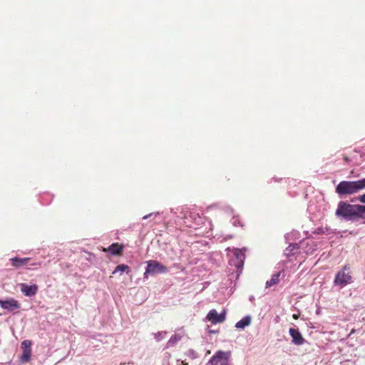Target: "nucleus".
<instances>
[{
    "label": "nucleus",
    "instance_id": "obj_1",
    "mask_svg": "<svg viewBox=\"0 0 365 365\" xmlns=\"http://www.w3.org/2000/svg\"><path fill=\"white\" fill-rule=\"evenodd\" d=\"M365 189V178L356 181H341L336 187V192L341 195H353Z\"/></svg>",
    "mask_w": 365,
    "mask_h": 365
},
{
    "label": "nucleus",
    "instance_id": "obj_2",
    "mask_svg": "<svg viewBox=\"0 0 365 365\" xmlns=\"http://www.w3.org/2000/svg\"><path fill=\"white\" fill-rule=\"evenodd\" d=\"M335 214L346 220H356V205L341 201L338 204Z\"/></svg>",
    "mask_w": 365,
    "mask_h": 365
},
{
    "label": "nucleus",
    "instance_id": "obj_3",
    "mask_svg": "<svg viewBox=\"0 0 365 365\" xmlns=\"http://www.w3.org/2000/svg\"><path fill=\"white\" fill-rule=\"evenodd\" d=\"M349 269V264H345L342 269L340 270L335 277L334 279V284L338 285L340 287H344L347 284L350 283L351 282V276L349 272H346V271Z\"/></svg>",
    "mask_w": 365,
    "mask_h": 365
},
{
    "label": "nucleus",
    "instance_id": "obj_4",
    "mask_svg": "<svg viewBox=\"0 0 365 365\" xmlns=\"http://www.w3.org/2000/svg\"><path fill=\"white\" fill-rule=\"evenodd\" d=\"M148 266L144 273V277H148V274L166 273L168 267L156 260H149L147 262Z\"/></svg>",
    "mask_w": 365,
    "mask_h": 365
},
{
    "label": "nucleus",
    "instance_id": "obj_5",
    "mask_svg": "<svg viewBox=\"0 0 365 365\" xmlns=\"http://www.w3.org/2000/svg\"><path fill=\"white\" fill-rule=\"evenodd\" d=\"M230 357V351L219 350L212 356L209 363L211 365H229L228 361Z\"/></svg>",
    "mask_w": 365,
    "mask_h": 365
},
{
    "label": "nucleus",
    "instance_id": "obj_6",
    "mask_svg": "<svg viewBox=\"0 0 365 365\" xmlns=\"http://www.w3.org/2000/svg\"><path fill=\"white\" fill-rule=\"evenodd\" d=\"M31 341L27 339L21 342L22 354L20 356V360L22 363L30 361L31 356Z\"/></svg>",
    "mask_w": 365,
    "mask_h": 365
},
{
    "label": "nucleus",
    "instance_id": "obj_7",
    "mask_svg": "<svg viewBox=\"0 0 365 365\" xmlns=\"http://www.w3.org/2000/svg\"><path fill=\"white\" fill-rule=\"evenodd\" d=\"M225 311L222 313L218 314L215 309H212L207 315V319L213 324L222 323L225 320Z\"/></svg>",
    "mask_w": 365,
    "mask_h": 365
},
{
    "label": "nucleus",
    "instance_id": "obj_8",
    "mask_svg": "<svg viewBox=\"0 0 365 365\" xmlns=\"http://www.w3.org/2000/svg\"><path fill=\"white\" fill-rule=\"evenodd\" d=\"M289 333L292 338V342L297 346L302 345L305 342V339L298 329L290 328Z\"/></svg>",
    "mask_w": 365,
    "mask_h": 365
},
{
    "label": "nucleus",
    "instance_id": "obj_9",
    "mask_svg": "<svg viewBox=\"0 0 365 365\" xmlns=\"http://www.w3.org/2000/svg\"><path fill=\"white\" fill-rule=\"evenodd\" d=\"M21 292L26 297L34 296L38 292V286L36 284L28 285L26 283L20 284Z\"/></svg>",
    "mask_w": 365,
    "mask_h": 365
},
{
    "label": "nucleus",
    "instance_id": "obj_10",
    "mask_svg": "<svg viewBox=\"0 0 365 365\" xmlns=\"http://www.w3.org/2000/svg\"><path fill=\"white\" fill-rule=\"evenodd\" d=\"M0 306L1 308L9 311H14V309L20 307L19 303L14 299H10L8 300L0 299Z\"/></svg>",
    "mask_w": 365,
    "mask_h": 365
},
{
    "label": "nucleus",
    "instance_id": "obj_11",
    "mask_svg": "<svg viewBox=\"0 0 365 365\" xmlns=\"http://www.w3.org/2000/svg\"><path fill=\"white\" fill-rule=\"evenodd\" d=\"M234 255L236 260L235 266L238 269L242 267L245 259V250L236 248L234 250Z\"/></svg>",
    "mask_w": 365,
    "mask_h": 365
},
{
    "label": "nucleus",
    "instance_id": "obj_12",
    "mask_svg": "<svg viewBox=\"0 0 365 365\" xmlns=\"http://www.w3.org/2000/svg\"><path fill=\"white\" fill-rule=\"evenodd\" d=\"M124 246L123 245L115 242L110 245L108 248H103V251L109 252L113 255H121Z\"/></svg>",
    "mask_w": 365,
    "mask_h": 365
},
{
    "label": "nucleus",
    "instance_id": "obj_13",
    "mask_svg": "<svg viewBox=\"0 0 365 365\" xmlns=\"http://www.w3.org/2000/svg\"><path fill=\"white\" fill-rule=\"evenodd\" d=\"M31 260V258L29 257H24V258H19V257H14L11 259V264L12 266L19 268L22 267L29 262Z\"/></svg>",
    "mask_w": 365,
    "mask_h": 365
},
{
    "label": "nucleus",
    "instance_id": "obj_14",
    "mask_svg": "<svg viewBox=\"0 0 365 365\" xmlns=\"http://www.w3.org/2000/svg\"><path fill=\"white\" fill-rule=\"evenodd\" d=\"M250 323L251 317L250 316H246L237 322L235 327L238 329H244L245 327L250 325Z\"/></svg>",
    "mask_w": 365,
    "mask_h": 365
},
{
    "label": "nucleus",
    "instance_id": "obj_15",
    "mask_svg": "<svg viewBox=\"0 0 365 365\" xmlns=\"http://www.w3.org/2000/svg\"><path fill=\"white\" fill-rule=\"evenodd\" d=\"M280 272L276 273L272 276L270 280L267 281L266 287H271L279 282Z\"/></svg>",
    "mask_w": 365,
    "mask_h": 365
},
{
    "label": "nucleus",
    "instance_id": "obj_16",
    "mask_svg": "<svg viewBox=\"0 0 365 365\" xmlns=\"http://www.w3.org/2000/svg\"><path fill=\"white\" fill-rule=\"evenodd\" d=\"M365 218V205H356V219Z\"/></svg>",
    "mask_w": 365,
    "mask_h": 365
},
{
    "label": "nucleus",
    "instance_id": "obj_17",
    "mask_svg": "<svg viewBox=\"0 0 365 365\" xmlns=\"http://www.w3.org/2000/svg\"><path fill=\"white\" fill-rule=\"evenodd\" d=\"M129 269V267L128 265H125V264H119L118 265L115 269H114L113 274H115L118 272H125V271H128Z\"/></svg>",
    "mask_w": 365,
    "mask_h": 365
},
{
    "label": "nucleus",
    "instance_id": "obj_18",
    "mask_svg": "<svg viewBox=\"0 0 365 365\" xmlns=\"http://www.w3.org/2000/svg\"><path fill=\"white\" fill-rule=\"evenodd\" d=\"M180 339H181V336L180 335L175 334V335L172 336L171 338L169 339L168 344L173 345L175 342H177L179 340H180Z\"/></svg>",
    "mask_w": 365,
    "mask_h": 365
},
{
    "label": "nucleus",
    "instance_id": "obj_19",
    "mask_svg": "<svg viewBox=\"0 0 365 365\" xmlns=\"http://www.w3.org/2000/svg\"><path fill=\"white\" fill-rule=\"evenodd\" d=\"M358 200L361 202V203H365V193L360 195L358 198Z\"/></svg>",
    "mask_w": 365,
    "mask_h": 365
},
{
    "label": "nucleus",
    "instance_id": "obj_20",
    "mask_svg": "<svg viewBox=\"0 0 365 365\" xmlns=\"http://www.w3.org/2000/svg\"><path fill=\"white\" fill-rule=\"evenodd\" d=\"M153 215V213H150V214H149V215H146L143 216V220H146V219H148V217H151Z\"/></svg>",
    "mask_w": 365,
    "mask_h": 365
},
{
    "label": "nucleus",
    "instance_id": "obj_21",
    "mask_svg": "<svg viewBox=\"0 0 365 365\" xmlns=\"http://www.w3.org/2000/svg\"><path fill=\"white\" fill-rule=\"evenodd\" d=\"M40 264H41L39 262H33L30 264L31 266H40Z\"/></svg>",
    "mask_w": 365,
    "mask_h": 365
},
{
    "label": "nucleus",
    "instance_id": "obj_22",
    "mask_svg": "<svg viewBox=\"0 0 365 365\" xmlns=\"http://www.w3.org/2000/svg\"><path fill=\"white\" fill-rule=\"evenodd\" d=\"M292 317H293V319H298V318H299V315H298V314H294L292 315Z\"/></svg>",
    "mask_w": 365,
    "mask_h": 365
},
{
    "label": "nucleus",
    "instance_id": "obj_23",
    "mask_svg": "<svg viewBox=\"0 0 365 365\" xmlns=\"http://www.w3.org/2000/svg\"><path fill=\"white\" fill-rule=\"evenodd\" d=\"M344 160H345V161H346V162H347V161H349V158H348L347 156H345V157L344 158Z\"/></svg>",
    "mask_w": 365,
    "mask_h": 365
},
{
    "label": "nucleus",
    "instance_id": "obj_24",
    "mask_svg": "<svg viewBox=\"0 0 365 365\" xmlns=\"http://www.w3.org/2000/svg\"><path fill=\"white\" fill-rule=\"evenodd\" d=\"M182 365H188V363L185 362V361H182Z\"/></svg>",
    "mask_w": 365,
    "mask_h": 365
}]
</instances>
